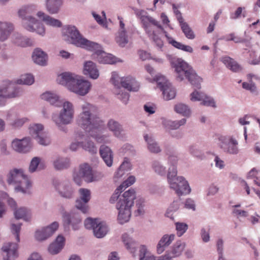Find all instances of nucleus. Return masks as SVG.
<instances>
[{"instance_id":"f257e3e1","label":"nucleus","mask_w":260,"mask_h":260,"mask_svg":"<svg viewBox=\"0 0 260 260\" xmlns=\"http://www.w3.org/2000/svg\"><path fill=\"white\" fill-rule=\"evenodd\" d=\"M35 10L33 6L22 7L18 11L19 17L21 19L23 27L30 32H36L39 35L44 36L46 29L44 25L40 21L43 22L48 26L59 28L62 26V22L42 11H38L36 15L39 18L31 16V14Z\"/></svg>"},{"instance_id":"f03ea898","label":"nucleus","mask_w":260,"mask_h":260,"mask_svg":"<svg viewBox=\"0 0 260 260\" xmlns=\"http://www.w3.org/2000/svg\"><path fill=\"white\" fill-rule=\"evenodd\" d=\"M82 112L77 119L78 125L86 132L91 133L103 125V121L98 113L95 107L89 103H84L81 105Z\"/></svg>"},{"instance_id":"7ed1b4c3","label":"nucleus","mask_w":260,"mask_h":260,"mask_svg":"<svg viewBox=\"0 0 260 260\" xmlns=\"http://www.w3.org/2000/svg\"><path fill=\"white\" fill-rule=\"evenodd\" d=\"M136 198V192L131 188L123 192L116 204L118 210V220L120 224L127 222L131 215V208L134 205V201Z\"/></svg>"},{"instance_id":"20e7f679","label":"nucleus","mask_w":260,"mask_h":260,"mask_svg":"<svg viewBox=\"0 0 260 260\" xmlns=\"http://www.w3.org/2000/svg\"><path fill=\"white\" fill-rule=\"evenodd\" d=\"M136 198V192L131 188L123 192L116 204L118 210V220L120 224L127 222L131 215V208L134 205V201Z\"/></svg>"},{"instance_id":"39448f33","label":"nucleus","mask_w":260,"mask_h":260,"mask_svg":"<svg viewBox=\"0 0 260 260\" xmlns=\"http://www.w3.org/2000/svg\"><path fill=\"white\" fill-rule=\"evenodd\" d=\"M136 198V192L131 188L123 192L116 204L118 210V220L120 224L127 222L131 215V208L134 205V201Z\"/></svg>"},{"instance_id":"423d86ee","label":"nucleus","mask_w":260,"mask_h":260,"mask_svg":"<svg viewBox=\"0 0 260 260\" xmlns=\"http://www.w3.org/2000/svg\"><path fill=\"white\" fill-rule=\"evenodd\" d=\"M7 181L9 184L15 185L14 190L23 194H30L29 190L31 186L30 181L24 174L21 169H14L10 171L7 175Z\"/></svg>"},{"instance_id":"0eeeda50","label":"nucleus","mask_w":260,"mask_h":260,"mask_svg":"<svg viewBox=\"0 0 260 260\" xmlns=\"http://www.w3.org/2000/svg\"><path fill=\"white\" fill-rule=\"evenodd\" d=\"M176 73V78L178 81H182L186 78L190 84L197 88H200L202 79L198 76L193 69L186 62L181 59L177 60L174 66Z\"/></svg>"},{"instance_id":"6e6552de","label":"nucleus","mask_w":260,"mask_h":260,"mask_svg":"<svg viewBox=\"0 0 260 260\" xmlns=\"http://www.w3.org/2000/svg\"><path fill=\"white\" fill-rule=\"evenodd\" d=\"M62 109L58 114L54 113L52 116V120L58 129L63 132L68 131L66 125L71 124L74 116V109L73 104L68 102L62 103Z\"/></svg>"},{"instance_id":"1a4fd4ad","label":"nucleus","mask_w":260,"mask_h":260,"mask_svg":"<svg viewBox=\"0 0 260 260\" xmlns=\"http://www.w3.org/2000/svg\"><path fill=\"white\" fill-rule=\"evenodd\" d=\"M63 40L66 42L77 47L87 49L88 47L98 46L94 42L88 41L80 34L79 31L74 25H67L62 30Z\"/></svg>"},{"instance_id":"9d476101","label":"nucleus","mask_w":260,"mask_h":260,"mask_svg":"<svg viewBox=\"0 0 260 260\" xmlns=\"http://www.w3.org/2000/svg\"><path fill=\"white\" fill-rule=\"evenodd\" d=\"M177 169L174 167L168 170L167 178L170 188L179 196L189 193L191 188L188 182L182 176L177 177Z\"/></svg>"},{"instance_id":"9b49d317","label":"nucleus","mask_w":260,"mask_h":260,"mask_svg":"<svg viewBox=\"0 0 260 260\" xmlns=\"http://www.w3.org/2000/svg\"><path fill=\"white\" fill-rule=\"evenodd\" d=\"M62 211L63 226L64 230L69 231L70 226L74 231L78 230L82 220L79 214L77 212H72L69 213L64 211L62 208Z\"/></svg>"},{"instance_id":"f8f14e48","label":"nucleus","mask_w":260,"mask_h":260,"mask_svg":"<svg viewBox=\"0 0 260 260\" xmlns=\"http://www.w3.org/2000/svg\"><path fill=\"white\" fill-rule=\"evenodd\" d=\"M0 92H2L7 98L12 99L21 96L23 90L17 82L7 80L0 85Z\"/></svg>"},{"instance_id":"ddd939ff","label":"nucleus","mask_w":260,"mask_h":260,"mask_svg":"<svg viewBox=\"0 0 260 260\" xmlns=\"http://www.w3.org/2000/svg\"><path fill=\"white\" fill-rule=\"evenodd\" d=\"M98 46L88 47L87 50L93 51L92 54L93 59L96 60L100 63L113 64L115 63L116 58L111 54H108L101 49V46L98 43H94Z\"/></svg>"},{"instance_id":"4468645a","label":"nucleus","mask_w":260,"mask_h":260,"mask_svg":"<svg viewBox=\"0 0 260 260\" xmlns=\"http://www.w3.org/2000/svg\"><path fill=\"white\" fill-rule=\"evenodd\" d=\"M218 140L219 146L224 152L230 154L238 153V143L233 136H220Z\"/></svg>"},{"instance_id":"2eb2a0df","label":"nucleus","mask_w":260,"mask_h":260,"mask_svg":"<svg viewBox=\"0 0 260 260\" xmlns=\"http://www.w3.org/2000/svg\"><path fill=\"white\" fill-rule=\"evenodd\" d=\"M41 124H34L29 127V134L40 145L47 146L50 144V139L47 134L43 131Z\"/></svg>"},{"instance_id":"dca6fc26","label":"nucleus","mask_w":260,"mask_h":260,"mask_svg":"<svg viewBox=\"0 0 260 260\" xmlns=\"http://www.w3.org/2000/svg\"><path fill=\"white\" fill-rule=\"evenodd\" d=\"M118 76L113 75L111 80L113 84L119 87V84L120 83L122 87L126 89L129 91H137L139 89V84L135 78L131 76L122 78L120 80Z\"/></svg>"},{"instance_id":"f3484780","label":"nucleus","mask_w":260,"mask_h":260,"mask_svg":"<svg viewBox=\"0 0 260 260\" xmlns=\"http://www.w3.org/2000/svg\"><path fill=\"white\" fill-rule=\"evenodd\" d=\"M135 13L139 17L141 20L143 24V27L144 28L146 33L149 34L150 31L149 30V23H151L159 28L161 30H164L163 27L159 24V23L154 19L153 17L146 16L145 14L146 12L143 10H139L137 9H134Z\"/></svg>"},{"instance_id":"a211bd4d","label":"nucleus","mask_w":260,"mask_h":260,"mask_svg":"<svg viewBox=\"0 0 260 260\" xmlns=\"http://www.w3.org/2000/svg\"><path fill=\"white\" fill-rule=\"evenodd\" d=\"M79 192L80 197L76 201L75 206L83 213H86L88 210V203L91 199L90 191L86 188H80Z\"/></svg>"},{"instance_id":"6ab92c4d","label":"nucleus","mask_w":260,"mask_h":260,"mask_svg":"<svg viewBox=\"0 0 260 260\" xmlns=\"http://www.w3.org/2000/svg\"><path fill=\"white\" fill-rule=\"evenodd\" d=\"M59 224L54 221L49 225L36 232L35 238L38 241H42L51 237L58 229Z\"/></svg>"},{"instance_id":"aec40b11","label":"nucleus","mask_w":260,"mask_h":260,"mask_svg":"<svg viewBox=\"0 0 260 260\" xmlns=\"http://www.w3.org/2000/svg\"><path fill=\"white\" fill-rule=\"evenodd\" d=\"M12 148L15 151L19 153H26L28 152L31 146L30 144V138H24L22 139H15L11 144Z\"/></svg>"},{"instance_id":"412c9836","label":"nucleus","mask_w":260,"mask_h":260,"mask_svg":"<svg viewBox=\"0 0 260 260\" xmlns=\"http://www.w3.org/2000/svg\"><path fill=\"white\" fill-rule=\"evenodd\" d=\"M18 245L15 243H5L2 248L4 260H14L17 256Z\"/></svg>"},{"instance_id":"4be33fe9","label":"nucleus","mask_w":260,"mask_h":260,"mask_svg":"<svg viewBox=\"0 0 260 260\" xmlns=\"http://www.w3.org/2000/svg\"><path fill=\"white\" fill-rule=\"evenodd\" d=\"M79 76L70 72H64L58 76L57 81L60 84L66 86L71 90Z\"/></svg>"},{"instance_id":"5701e85b","label":"nucleus","mask_w":260,"mask_h":260,"mask_svg":"<svg viewBox=\"0 0 260 260\" xmlns=\"http://www.w3.org/2000/svg\"><path fill=\"white\" fill-rule=\"evenodd\" d=\"M91 84L87 80H83L80 76H79L77 82L73 86L71 91L80 95L86 94L90 89Z\"/></svg>"},{"instance_id":"b1692460","label":"nucleus","mask_w":260,"mask_h":260,"mask_svg":"<svg viewBox=\"0 0 260 260\" xmlns=\"http://www.w3.org/2000/svg\"><path fill=\"white\" fill-rule=\"evenodd\" d=\"M107 127L115 137L119 139L125 137L123 126L118 121L114 119H110L107 123Z\"/></svg>"},{"instance_id":"393cba45","label":"nucleus","mask_w":260,"mask_h":260,"mask_svg":"<svg viewBox=\"0 0 260 260\" xmlns=\"http://www.w3.org/2000/svg\"><path fill=\"white\" fill-rule=\"evenodd\" d=\"M56 189L59 195L65 199H70L73 197L74 190L69 182L59 183Z\"/></svg>"},{"instance_id":"a878e982","label":"nucleus","mask_w":260,"mask_h":260,"mask_svg":"<svg viewBox=\"0 0 260 260\" xmlns=\"http://www.w3.org/2000/svg\"><path fill=\"white\" fill-rule=\"evenodd\" d=\"M83 74L93 79H96L99 76V71L96 65L92 61H87L84 63Z\"/></svg>"},{"instance_id":"bb28decb","label":"nucleus","mask_w":260,"mask_h":260,"mask_svg":"<svg viewBox=\"0 0 260 260\" xmlns=\"http://www.w3.org/2000/svg\"><path fill=\"white\" fill-rule=\"evenodd\" d=\"M175 235L171 234L164 235L159 241L157 246L156 250L158 254L162 253L165 249L171 244L175 239Z\"/></svg>"},{"instance_id":"cd10ccee","label":"nucleus","mask_w":260,"mask_h":260,"mask_svg":"<svg viewBox=\"0 0 260 260\" xmlns=\"http://www.w3.org/2000/svg\"><path fill=\"white\" fill-rule=\"evenodd\" d=\"M100 153L107 166H112L113 154L111 148L105 145H102L100 148Z\"/></svg>"},{"instance_id":"c85d7f7f","label":"nucleus","mask_w":260,"mask_h":260,"mask_svg":"<svg viewBox=\"0 0 260 260\" xmlns=\"http://www.w3.org/2000/svg\"><path fill=\"white\" fill-rule=\"evenodd\" d=\"M64 238L61 235H58L55 241L51 243L48 248L49 252L52 254H56L63 248L64 245Z\"/></svg>"},{"instance_id":"c756f323","label":"nucleus","mask_w":260,"mask_h":260,"mask_svg":"<svg viewBox=\"0 0 260 260\" xmlns=\"http://www.w3.org/2000/svg\"><path fill=\"white\" fill-rule=\"evenodd\" d=\"M14 29L12 23L8 22H0V41H6Z\"/></svg>"},{"instance_id":"7c9ffc66","label":"nucleus","mask_w":260,"mask_h":260,"mask_svg":"<svg viewBox=\"0 0 260 260\" xmlns=\"http://www.w3.org/2000/svg\"><path fill=\"white\" fill-rule=\"evenodd\" d=\"M47 57V54L39 48L34 50L32 55L34 61L40 66L46 65Z\"/></svg>"},{"instance_id":"2f4dec72","label":"nucleus","mask_w":260,"mask_h":260,"mask_svg":"<svg viewBox=\"0 0 260 260\" xmlns=\"http://www.w3.org/2000/svg\"><path fill=\"white\" fill-rule=\"evenodd\" d=\"M144 138L147 143L148 149L150 152L157 154L161 152L160 146L151 135L146 134Z\"/></svg>"},{"instance_id":"473e14b6","label":"nucleus","mask_w":260,"mask_h":260,"mask_svg":"<svg viewBox=\"0 0 260 260\" xmlns=\"http://www.w3.org/2000/svg\"><path fill=\"white\" fill-rule=\"evenodd\" d=\"M92 169L87 164H83L80 166L79 175L87 183H89V179L92 174Z\"/></svg>"},{"instance_id":"72a5a7b5","label":"nucleus","mask_w":260,"mask_h":260,"mask_svg":"<svg viewBox=\"0 0 260 260\" xmlns=\"http://www.w3.org/2000/svg\"><path fill=\"white\" fill-rule=\"evenodd\" d=\"M108 231L106 223L99 220L97 224L93 228V234L98 238H102L106 236Z\"/></svg>"},{"instance_id":"f704fd0d","label":"nucleus","mask_w":260,"mask_h":260,"mask_svg":"<svg viewBox=\"0 0 260 260\" xmlns=\"http://www.w3.org/2000/svg\"><path fill=\"white\" fill-rule=\"evenodd\" d=\"M221 61L229 69L233 72H238L242 70L241 67L237 62L229 56L222 57Z\"/></svg>"},{"instance_id":"c9c22d12","label":"nucleus","mask_w":260,"mask_h":260,"mask_svg":"<svg viewBox=\"0 0 260 260\" xmlns=\"http://www.w3.org/2000/svg\"><path fill=\"white\" fill-rule=\"evenodd\" d=\"M61 5V0H46V9L51 14L58 13Z\"/></svg>"},{"instance_id":"e433bc0d","label":"nucleus","mask_w":260,"mask_h":260,"mask_svg":"<svg viewBox=\"0 0 260 260\" xmlns=\"http://www.w3.org/2000/svg\"><path fill=\"white\" fill-rule=\"evenodd\" d=\"M41 98L57 107L61 106L62 105V103L59 100L58 96L55 93L46 92L41 95Z\"/></svg>"},{"instance_id":"4c0bfd02","label":"nucleus","mask_w":260,"mask_h":260,"mask_svg":"<svg viewBox=\"0 0 260 260\" xmlns=\"http://www.w3.org/2000/svg\"><path fill=\"white\" fill-rule=\"evenodd\" d=\"M122 240L127 249L134 253L138 245L137 242L126 234L122 235Z\"/></svg>"},{"instance_id":"58836bf2","label":"nucleus","mask_w":260,"mask_h":260,"mask_svg":"<svg viewBox=\"0 0 260 260\" xmlns=\"http://www.w3.org/2000/svg\"><path fill=\"white\" fill-rule=\"evenodd\" d=\"M14 215L16 219H23L25 221H28L31 218L30 211L25 208L21 207L18 209L14 210Z\"/></svg>"},{"instance_id":"ea45409f","label":"nucleus","mask_w":260,"mask_h":260,"mask_svg":"<svg viewBox=\"0 0 260 260\" xmlns=\"http://www.w3.org/2000/svg\"><path fill=\"white\" fill-rule=\"evenodd\" d=\"M185 247V243L181 241H177L171 249L167 253L171 255V256L176 257L181 255Z\"/></svg>"},{"instance_id":"a19ab883","label":"nucleus","mask_w":260,"mask_h":260,"mask_svg":"<svg viewBox=\"0 0 260 260\" xmlns=\"http://www.w3.org/2000/svg\"><path fill=\"white\" fill-rule=\"evenodd\" d=\"M179 22L185 37L188 39H193L195 38V35L189 25L184 21L183 18L180 17Z\"/></svg>"},{"instance_id":"79ce46f5","label":"nucleus","mask_w":260,"mask_h":260,"mask_svg":"<svg viewBox=\"0 0 260 260\" xmlns=\"http://www.w3.org/2000/svg\"><path fill=\"white\" fill-rule=\"evenodd\" d=\"M160 90L162 91L163 98L166 101L172 100L176 96V91L172 84L166 85L165 87Z\"/></svg>"},{"instance_id":"37998d69","label":"nucleus","mask_w":260,"mask_h":260,"mask_svg":"<svg viewBox=\"0 0 260 260\" xmlns=\"http://www.w3.org/2000/svg\"><path fill=\"white\" fill-rule=\"evenodd\" d=\"M175 111L181 115L189 117L191 114L190 108L186 104L179 103L174 106Z\"/></svg>"},{"instance_id":"c03bdc74","label":"nucleus","mask_w":260,"mask_h":260,"mask_svg":"<svg viewBox=\"0 0 260 260\" xmlns=\"http://www.w3.org/2000/svg\"><path fill=\"white\" fill-rule=\"evenodd\" d=\"M116 43L121 47H124L128 43V37L126 31H118L115 37Z\"/></svg>"},{"instance_id":"a18cd8bd","label":"nucleus","mask_w":260,"mask_h":260,"mask_svg":"<svg viewBox=\"0 0 260 260\" xmlns=\"http://www.w3.org/2000/svg\"><path fill=\"white\" fill-rule=\"evenodd\" d=\"M186 122L185 118H182L180 120H167L164 122L165 126L170 129H177L181 126L184 125Z\"/></svg>"},{"instance_id":"49530a36","label":"nucleus","mask_w":260,"mask_h":260,"mask_svg":"<svg viewBox=\"0 0 260 260\" xmlns=\"http://www.w3.org/2000/svg\"><path fill=\"white\" fill-rule=\"evenodd\" d=\"M151 167L156 174L164 176L166 173V168L158 160H153L151 162Z\"/></svg>"},{"instance_id":"de8ad7c7","label":"nucleus","mask_w":260,"mask_h":260,"mask_svg":"<svg viewBox=\"0 0 260 260\" xmlns=\"http://www.w3.org/2000/svg\"><path fill=\"white\" fill-rule=\"evenodd\" d=\"M12 38L14 43L18 46H24L25 45L29 46L30 45L29 43L30 40L23 37L18 32H14Z\"/></svg>"},{"instance_id":"09e8293b","label":"nucleus","mask_w":260,"mask_h":260,"mask_svg":"<svg viewBox=\"0 0 260 260\" xmlns=\"http://www.w3.org/2000/svg\"><path fill=\"white\" fill-rule=\"evenodd\" d=\"M53 165L56 170L66 169L69 167V159L67 158H58L54 161Z\"/></svg>"},{"instance_id":"8fccbe9b","label":"nucleus","mask_w":260,"mask_h":260,"mask_svg":"<svg viewBox=\"0 0 260 260\" xmlns=\"http://www.w3.org/2000/svg\"><path fill=\"white\" fill-rule=\"evenodd\" d=\"M131 168V164L129 161V159L127 158H125L124 161L119 167L116 176L117 177H121L124 174V171H128Z\"/></svg>"},{"instance_id":"3c124183","label":"nucleus","mask_w":260,"mask_h":260,"mask_svg":"<svg viewBox=\"0 0 260 260\" xmlns=\"http://www.w3.org/2000/svg\"><path fill=\"white\" fill-rule=\"evenodd\" d=\"M34 76L29 74L22 75L20 78L17 80V83L18 84H25L30 85L34 82Z\"/></svg>"},{"instance_id":"603ef678","label":"nucleus","mask_w":260,"mask_h":260,"mask_svg":"<svg viewBox=\"0 0 260 260\" xmlns=\"http://www.w3.org/2000/svg\"><path fill=\"white\" fill-rule=\"evenodd\" d=\"M242 87L245 89L250 91L253 94L257 95L258 93L255 83L251 79L249 80V83L243 82L242 84Z\"/></svg>"},{"instance_id":"864d4df0","label":"nucleus","mask_w":260,"mask_h":260,"mask_svg":"<svg viewBox=\"0 0 260 260\" xmlns=\"http://www.w3.org/2000/svg\"><path fill=\"white\" fill-rule=\"evenodd\" d=\"M149 30L150 31L149 34L146 33L148 35V37L150 38V39L153 40V41L158 47L161 48L163 46V42L161 39L158 37V36L154 30H151L150 27Z\"/></svg>"},{"instance_id":"5fc2aeb1","label":"nucleus","mask_w":260,"mask_h":260,"mask_svg":"<svg viewBox=\"0 0 260 260\" xmlns=\"http://www.w3.org/2000/svg\"><path fill=\"white\" fill-rule=\"evenodd\" d=\"M82 147L85 150L91 153H95L97 152V149L94 146L93 142L91 141H87L85 142H82Z\"/></svg>"},{"instance_id":"6e6d98bb","label":"nucleus","mask_w":260,"mask_h":260,"mask_svg":"<svg viewBox=\"0 0 260 260\" xmlns=\"http://www.w3.org/2000/svg\"><path fill=\"white\" fill-rule=\"evenodd\" d=\"M144 200L139 199L136 201V208L137 209L135 211V213L136 216L141 215L144 214L145 211L143 209L144 207Z\"/></svg>"},{"instance_id":"4d7b16f0","label":"nucleus","mask_w":260,"mask_h":260,"mask_svg":"<svg viewBox=\"0 0 260 260\" xmlns=\"http://www.w3.org/2000/svg\"><path fill=\"white\" fill-rule=\"evenodd\" d=\"M40 162V158L38 157H34L29 164L28 168L29 172L32 173L37 171L38 167Z\"/></svg>"},{"instance_id":"13d9d810","label":"nucleus","mask_w":260,"mask_h":260,"mask_svg":"<svg viewBox=\"0 0 260 260\" xmlns=\"http://www.w3.org/2000/svg\"><path fill=\"white\" fill-rule=\"evenodd\" d=\"M176 229L178 236H181L187 230L188 225L185 223L176 222L175 223Z\"/></svg>"},{"instance_id":"bf43d9fd","label":"nucleus","mask_w":260,"mask_h":260,"mask_svg":"<svg viewBox=\"0 0 260 260\" xmlns=\"http://www.w3.org/2000/svg\"><path fill=\"white\" fill-rule=\"evenodd\" d=\"M156 82L157 87L160 90L164 88L166 85L171 84L166 78L163 76H158L156 77Z\"/></svg>"},{"instance_id":"052dcab7","label":"nucleus","mask_w":260,"mask_h":260,"mask_svg":"<svg viewBox=\"0 0 260 260\" xmlns=\"http://www.w3.org/2000/svg\"><path fill=\"white\" fill-rule=\"evenodd\" d=\"M99 220H100L98 219L88 218L84 221L85 227L87 229H92V230H93V228H95V226L97 224Z\"/></svg>"},{"instance_id":"680f3d73","label":"nucleus","mask_w":260,"mask_h":260,"mask_svg":"<svg viewBox=\"0 0 260 260\" xmlns=\"http://www.w3.org/2000/svg\"><path fill=\"white\" fill-rule=\"evenodd\" d=\"M201 104L206 106H210L213 108L216 107V104L214 99L210 96L206 95V94H205L203 98Z\"/></svg>"},{"instance_id":"e2e57ef3","label":"nucleus","mask_w":260,"mask_h":260,"mask_svg":"<svg viewBox=\"0 0 260 260\" xmlns=\"http://www.w3.org/2000/svg\"><path fill=\"white\" fill-rule=\"evenodd\" d=\"M118 98L123 103L126 104L129 99V94L126 92H123L120 88H118L117 91Z\"/></svg>"},{"instance_id":"0e129e2a","label":"nucleus","mask_w":260,"mask_h":260,"mask_svg":"<svg viewBox=\"0 0 260 260\" xmlns=\"http://www.w3.org/2000/svg\"><path fill=\"white\" fill-rule=\"evenodd\" d=\"M26 121L25 118L16 119L9 123V125L13 128H19L21 127Z\"/></svg>"},{"instance_id":"69168bd1","label":"nucleus","mask_w":260,"mask_h":260,"mask_svg":"<svg viewBox=\"0 0 260 260\" xmlns=\"http://www.w3.org/2000/svg\"><path fill=\"white\" fill-rule=\"evenodd\" d=\"M205 94L200 92L196 90L190 94V100L191 101H202Z\"/></svg>"},{"instance_id":"338daca9","label":"nucleus","mask_w":260,"mask_h":260,"mask_svg":"<svg viewBox=\"0 0 260 260\" xmlns=\"http://www.w3.org/2000/svg\"><path fill=\"white\" fill-rule=\"evenodd\" d=\"M21 224H12L11 225V230L13 234L15 235L17 242H19V233L21 229Z\"/></svg>"},{"instance_id":"774afa93","label":"nucleus","mask_w":260,"mask_h":260,"mask_svg":"<svg viewBox=\"0 0 260 260\" xmlns=\"http://www.w3.org/2000/svg\"><path fill=\"white\" fill-rule=\"evenodd\" d=\"M135 181V177L133 176H129L125 181L119 186V189L124 190L126 187L133 184Z\"/></svg>"}]
</instances>
